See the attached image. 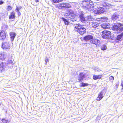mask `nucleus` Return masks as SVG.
<instances>
[{
	"instance_id": "1",
	"label": "nucleus",
	"mask_w": 123,
	"mask_h": 123,
	"mask_svg": "<svg viewBox=\"0 0 123 123\" xmlns=\"http://www.w3.org/2000/svg\"><path fill=\"white\" fill-rule=\"evenodd\" d=\"M80 6L85 10L90 11L94 10V6L93 2L90 0H83L81 2Z\"/></svg>"
},
{
	"instance_id": "2",
	"label": "nucleus",
	"mask_w": 123,
	"mask_h": 123,
	"mask_svg": "<svg viewBox=\"0 0 123 123\" xmlns=\"http://www.w3.org/2000/svg\"><path fill=\"white\" fill-rule=\"evenodd\" d=\"M13 63L12 60H8L6 62H2L0 64V70L1 72L4 71L5 68H12L13 67Z\"/></svg>"
},
{
	"instance_id": "3",
	"label": "nucleus",
	"mask_w": 123,
	"mask_h": 123,
	"mask_svg": "<svg viewBox=\"0 0 123 123\" xmlns=\"http://www.w3.org/2000/svg\"><path fill=\"white\" fill-rule=\"evenodd\" d=\"M75 25L74 31L79 33L80 35H83L86 32V29L83 26L79 23L77 24V22Z\"/></svg>"
},
{
	"instance_id": "4",
	"label": "nucleus",
	"mask_w": 123,
	"mask_h": 123,
	"mask_svg": "<svg viewBox=\"0 0 123 123\" xmlns=\"http://www.w3.org/2000/svg\"><path fill=\"white\" fill-rule=\"evenodd\" d=\"M93 39V36L90 35L85 36L83 37V39L84 40L87 41L90 40L91 43L95 44L96 45H99V44L100 43L99 40L97 39Z\"/></svg>"
},
{
	"instance_id": "5",
	"label": "nucleus",
	"mask_w": 123,
	"mask_h": 123,
	"mask_svg": "<svg viewBox=\"0 0 123 123\" xmlns=\"http://www.w3.org/2000/svg\"><path fill=\"white\" fill-rule=\"evenodd\" d=\"M61 18L63 22L65 25H66L70 24L75 25L78 20V19H76L75 17L74 18H70V19L68 18H65L63 17H62Z\"/></svg>"
},
{
	"instance_id": "6",
	"label": "nucleus",
	"mask_w": 123,
	"mask_h": 123,
	"mask_svg": "<svg viewBox=\"0 0 123 123\" xmlns=\"http://www.w3.org/2000/svg\"><path fill=\"white\" fill-rule=\"evenodd\" d=\"M102 37L104 39H109L113 40L115 38V35L114 33L112 35H111V32L109 31H104L102 32Z\"/></svg>"
},
{
	"instance_id": "7",
	"label": "nucleus",
	"mask_w": 123,
	"mask_h": 123,
	"mask_svg": "<svg viewBox=\"0 0 123 123\" xmlns=\"http://www.w3.org/2000/svg\"><path fill=\"white\" fill-rule=\"evenodd\" d=\"M106 91V90L105 89L102 90L99 93L96 100L98 101L100 100L104 96Z\"/></svg>"
},
{
	"instance_id": "8",
	"label": "nucleus",
	"mask_w": 123,
	"mask_h": 123,
	"mask_svg": "<svg viewBox=\"0 0 123 123\" xmlns=\"http://www.w3.org/2000/svg\"><path fill=\"white\" fill-rule=\"evenodd\" d=\"M79 20L82 23H85L87 21L86 17L84 16V12L81 11L79 14Z\"/></svg>"
},
{
	"instance_id": "9",
	"label": "nucleus",
	"mask_w": 123,
	"mask_h": 123,
	"mask_svg": "<svg viewBox=\"0 0 123 123\" xmlns=\"http://www.w3.org/2000/svg\"><path fill=\"white\" fill-rule=\"evenodd\" d=\"M86 74L83 72H80L78 77L79 82H81L86 78Z\"/></svg>"
},
{
	"instance_id": "10",
	"label": "nucleus",
	"mask_w": 123,
	"mask_h": 123,
	"mask_svg": "<svg viewBox=\"0 0 123 123\" xmlns=\"http://www.w3.org/2000/svg\"><path fill=\"white\" fill-rule=\"evenodd\" d=\"M1 47L3 49L9 50L10 48L9 43L7 42H3L2 43Z\"/></svg>"
},
{
	"instance_id": "11",
	"label": "nucleus",
	"mask_w": 123,
	"mask_h": 123,
	"mask_svg": "<svg viewBox=\"0 0 123 123\" xmlns=\"http://www.w3.org/2000/svg\"><path fill=\"white\" fill-rule=\"evenodd\" d=\"M108 19L107 18L105 17L97 18L96 19L97 21H98L100 24H100V22H107Z\"/></svg>"
},
{
	"instance_id": "12",
	"label": "nucleus",
	"mask_w": 123,
	"mask_h": 123,
	"mask_svg": "<svg viewBox=\"0 0 123 123\" xmlns=\"http://www.w3.org/2000/svg\"><path fill=\"white\" fill-rule=\"evenodd\" d=\"M7 35V33H6L4 31H1L0 32V40H4L6 38Z\"/></svg>"
},
{
	"instance_id": "13",
	"label": "nucleus",
	"mask_w": 123,
	"mask_h": 123,
	"mask_svg": "<svg viewBox=\"0 0 123 123\" xmlns=\"http://www.w3.org/2000/svg\"><path fill=\"white\" fill-rule=\"evenodd\" d=\"M100 24V25L101 26V27L104 29L110 28V26H111L110 24L107 23V22H105L102 24Z\"/></svg>"
},
{
	"instance_id": "14",
	"label": "nucleus",
	"mask_w": 123,
	"mask_h": 123,
	"mask_svg": "<svg viewBox=\"0 0 123 123\" xmlns=\"http://www.w3.org/2000/svg\"><path fill=\"white\" fill-rule=\"evenodd\" d=\"M119 26L115 24H114V25L112 27V30L114 31H116V32H115V34L116 33L117 34L119 33Z\"/></svg>"
},
{
	"instance_id": "15",
	"label": "nucleus",
	"mask_w": 123,
	"mask_h": 123,
	"mask_svg": "<svg viewBox=\"0 0 123 123\" xmlns=\"http://www.w3.org/2000/svg\"><path fill=\"white\" fill-rule=\"evenodd\" d=\"M122 33H121L120 34L117 35V37H116V35H115V38L114 39L116 42L121 41L123 39V36L122 34Z\"/></svg>"
},
{
	"instance_id": "16",
	"label": "nucleus",
	"mask_w": 123,
	"mask_h": 123,
	"mask_svg": "<svg viewBox=\"0 0 123 123\" xmlns=\"http://www.w3.org/2000/svg\"><path fill=\"white\" fill-rule=\"evenodd\" d=\"M16 35V33L14 32H10L9 35L10 36L11 41L12 42H13L14 41Z\"/></svg>"
},
{
	"instance_id": "17",
	"label": "nucleus",
	"mask_w": 123,
	"mask_h": 123,
	"mask_svg": "<svg viewBox=\"0 0 123 123\" xmlns=\"http://www.w3.org/2000/svg\"><path fill=\"white\" fill-rule=\"evenodd\" d=\"M102 77V74H99L98 75H94L93 76V79L94 80H100L101 79Z\"/></svg>"
},
{
	"instance_id": "18",
	"label": "nucleus",
	"mask_w": 123,
	"mask_h": 123,
	"mask_svg": "<svg viewBox=\"0 0 123 123\" xmlns=\"http://www.w3.org/2000/svg\"><path fill=\"white\" fill-rule=\"evenodd\" d=\"M15 12L14 11H13L10 12L9 18L10 19H15Z\"/></svg>"
},
{
	"instance_id": "19",
	"label": "nucleus",
	"mask_w": 123,
	"mask_h": 123,
	"mask_svg": "<svg viewBox=\"0 0 123 123\" xmlns=\"http://www.w3.org/2000/svg\"><path fill=\"white\" fill-rule=\"evenodd\" d=\"M119 15L117 14V12H115L112 15L111 17V19L115 20L119 18Z\"/></svg>"
},
{
	"instance_id": "20",
	"label": "nucleus",
	"mask_w": 123,
	"mask_h": 123,
	"mask_svg": "<svg viewBox=\"0 0 123 123\" xmlns=\"http://www.w3.org/2000/svg\"><path fill=\"white\" fill-rule=\"evenodd\" d=\"M107 9L106 8L103 7H101L99 9V12L100 14L106 13L107 12Z\"/></svg>"
},
{
	"instance_id": "21",
	"label": "nucleus",
	"mask_w": 123,
	"mask_h": 123,
	"mask_svg": "<svg viewBox=\"0 0 123 123\" xmlns=\"http://www.w3.org/2000/svg\"><path fill=\"white\" fill-rule=\"evenodd\" d=\"M66 12L69 17L70 16L72 18H74V12L72 11L68 10Z\"/></svg>"
},
{
	"instance_id": "22",
	"label": "nucleus",
	"mask_w": 123,
	"mask_h": 123,
	"mask_svg": "<svg viewBox=\"0 0 123 123\" xmlns=\"http://www.w3.org/2000/svg\"><path fill=\"white\" fill-rule=\"evenodd\" d=\"M102 5L103 6L105 7H109L112 6L111 4L108 3L105 1L103 2Z\"/></svg>"
},
{
	"instance_id": "23",
	"label": "nucleus",
	"mask_w": 123,
	"mask_h": 123,
	"mask_svg": "<svg viewBox=\"0 0 123 123\" xmlns=\"http://www.w3.org/2000/svg\"><path fill=\"white\" fill-rule=\"evenodd\" d=\"M6 58V55L4 53H0V60L2 61H4Z\"/></svg>"
},
{
	"instance_id": "24",
	"label": "nucleus",
	"mask_w": 123,
	"mask_h": 123,
	"mask_svg": "<svg viewBox=\"0 0 123 123\" xmlns=\"http://www.w3.org/2000/svg\"><path fill=\"white\" fill-rule=\"evenodd\" d=\"M99 23L98 22H93L92 24V26L94 28H96L99 25Z\"/></svg>"
},
{
	"instance_id": "25",
	"label": "nucleus",
	"mask_w": 123,
	"mask_h": 123,
	"mask_svg": "<svg viewBox=\"0 0 123 123\" xmlns=\"http://www.w3.org/2000/svg\"><path fill=\"white\" fill-rule=\"evenodd\" d=\"M2 122L3 123H9L11 121V120L6 119V118H3L1 119Z\"/></svg>"
},
{
	"instance_id": "26",
	"label": "nucleus",
	"mask_w": 123,
	"mask_h": 123,
	"mask_svg": "<svg viewBox=\"0 0 123 123\" xmlns=\"http://www.w3.org/2000/svg\"><path fill=\"white\" fill-rule=\"evenodd\" d=\"M90 84L87 83H84L83 82H81L80 84V87H85L86 86H87Z\"/></svg>"
},
{
	"instance_id": "27",
	"label": "nucleus",
	"mask_w": 123,
	"mask_h": 123,
	"mask_svg": "<svg viewBox=\"0 0 123 123\" xmlns=\"http://www.w3.org/2000/svg\"><path fill=\"white\" fill-rule=\"evenodd\" d=\"M107 48L105 44H103L102 46H101V50L103 51L106 50Z\"/></svg>"
},
{
	"instance_id": "28",
	"label": "nucleus",
	"mask_w": 123,
	"mask_h": 123,
	"mask_svg": "<svg viewBox=\"0 0 123 123\" xmlns=\"http://www.w3.org/2000/svg\"><path fill=\"white\" fill-rule=\"evenodd\" d=\"M66 8H68L72 7L71 4L68 3H65Z\"/></svg>"
},
{
	"instance_id": "29",
	"label": "nucleus",
	"mask_w": 123,
	"mask_h": 123,
	"mask_svg": "<svg viewBox=\"0 0 123 123\" xmlns=\"http://www.w3.org/2000/svg\"><path fill=\"white\" fill-rule=\"evenodd\" d=\"M92 17L91 16L89 15L87 16L86 17V19L87 21L88 20L89 21H90L92 20Z\"/></svg>"
},
{
	"instance_id": "30",
	"label": "nucleus",
	"mask_w": 123,
	"mask_h": 123,
	"mask_svg": "<svg viewBox=\"0 0 123 123\" xmlns=\"http://www.w3.org/2000/svg\"><path fill=\"white\" fill-rule=\"evenodd\" d=\"M63 0H52V2L53 3H56L63 1Z\"/></svg>"
},
{
	"instance_id": "31",
	"label": "nucleus",
	"mask_w": 123,
	"mask_h": 123,
	"mask_svg": "<svg viewBox=\"0 0 123 123\" xmlns=\"http://www.w3.org/2000/svg\"><path fill=\"white\" fill-rule=\"evenodd\" d=\"M7 7L6 10L8 11H10L12 9V7L11 5H8Z\"/></svg>"
},
{
	"instance_id": "32",
	"label": "nucleus",
	"mask_w": 123,
	"mask_h": 123,
	"mask_svg": "<svg viewBox=\"0 0 123 123\" xmlns=\"http://www.w3.org/2000/svg\"><path fill=\"white\" fill-rule=\"evenodd\" d=\"M123 31V25L121 24V26L119 27V33Z\"/></svg>"
},
{
	"instance_id": "33",
	"label": "nucleus",
	"mask_w": 123,
	"mask_h": 123,
	"mask_svg": "<svg viewBox=\"0 0 123 123\" xmlns=\"http://www.w3.org/2000/svg\"><path fill=\"white\" fill-rule=\"evenodd\" d=\"M1 28L2 29L6 30L8 28V26L7 25L4 24L1 27Z\"/></svg>"
},
{
	"instance_id": "34",
	"label": "nucleus",
	"mask_w": 123,
	"mask_h": 123,
	"mask_svg": "<svg viewBox=\"0 0 123 123\" xmlns=\"http://www.w3.org/2000/svg\"><path fill=\"white\" fill-rule=\"evenodd\" d=\"M22 8L21 6H16V7L15 9L16 12H18Z\"/></svg>"
},
{
	"instance_id": "35",
	"label": "nucleus",
	"mask_w": 123,
	"mask_h": 123,
	"mask_svg": "<svg viewBox=\"0 0 123 123\" xmlns=\"http://www.w3.org/2000/svg\"><path fill=\"white\" fill-rule=\"evenodd\" d=\"M109 79L111 82H112L114 79V77L112 76H111L110 77Z\"/></svg>"
},
{
	"instance_id": "36",
	"label": "nucleus",
	"mask_w": 123,
	"mask_h": 123,
	"mask_svg": "<svg viewBox=\"0 0 123 123\" xmlns=\"http://www.w3.org/2000/svg\"><path fill=\"white\" fill-rule=\"evenodd\" d=\"M61 9H66L65 3H62L61 8Z\"/></svg>"
},
{
	"instance_id": "37",
	"label": "nucleus",
	"mask_w": 123,
	"mask_h": 123,
	"mask_svg": "<svg viewBox=\"0 0 123 123\" xmlns=\"http://www.w3.org/2000/svg\"><path fill=\"white\" fill-rule=\"evenodd\" d=\"M64 16L65 17V18H70V17L67 14V12H66V13H65L64 14Z\"/></svg>"
},
{
	"instance_id": "38",
	"label": "nucleus",
	"mask_w": 123,
	"mask_h": 123,
	"mask_svg": "<svg viewBox=\"0 0 123 123\" xmlns=\"http://www.w3.org/2000/svg\"><path fill=\"white\" fill-rule=\"evenodd\" d=\"M119 82L118 81L117 82L114 86L115 89H117V88H118V86L119 85Z\"/></svg>"
},
{
	"instance_id": "39",
	"label": "nucleus",
	"mask_w": 123,
	"mask_h": 123,
	"mask_svg": "<svg viewBox=\"0 0 123 123\" xmlns=\"http://www.w3.org/2000/svg\"><path fill=\"white\" fill-rule=\"evenodd\" d=\"M101 116H98L96 118V121H98L100 120L101 119Z\"/></svg>"
},
{
	"instance_id": "40",
	"label": "nucleus",
	"mask_w": 123,
	"mask_h": 123,
	"mask_svg": "<svg viewBox=\"0 0 123 123\" xmlns=\"http://www.w3.org/2000/svg\"><path fill=\"white\" fill-rule=\"evenodd\" d=\"M61 3H59L56 5V7H57L58 8H61Z\"/></svg>"
},
{
	"instance_id": "41",
	"label": "nucleus",
	"mask_w": 123,
	"mask_h": 123,
	"mask_svg": "<svg viewBox=\"0 0 123 123\" xmlns=\"http://www.w3.org/2000/svg\"><path fill=\"white\" fill-rule=\"evenodd\" d=\"M5 2L3 0H0V5H2Z\"/></svg>"
},
{
	"instance_id": "42",
	"label": "nucleus",
	"mask_w": 123,
	"mask_h": 123,
	"mask_svg": "<svg viewBox=\"0 0 123 123\" xmlns=\"http://www.w3.org/2000/svg\"><path fill=\"white\" fill-rule=\"evenodd\" d=\"M45 62H49V59L48 57H46L45 58Z\"/></svg>"
},
{
	"instance_id": "43",
	"label": "nucleus",
	"mask_w": 123,
	"mask_h": 123,
	"mask_svg": "<svg viewBox=\"0 0 123 123\" xmlns=\"http://www.w3.org/2000/svg\"><path fill=\"white\" fill-rule=\"evenodd\" d=\"M10 2L9 1H8V0H7L6 2V4L7 5H11V4H10Z\"/></svg>"
},
{
	"instance_id": "44",
	"label": "nucleus",
	"mask_w": 123,
	"mask_h": 123,
	"mask_svg": "<svg viewBox=\"0 0 123 123\" xmlns=\"http://www.w3.org/2000/svg\"><path fill=\"white\" fill-rule=\"evenodd\" d=\"M17 12V14L19 17L21 15V12H20L19 11H18V12Z\"/></svg>"
},
{
	"instance_id": "45",
	"label": "nucleus",
	"mask_w": 123,
	"mask_h": 123,
	"mask_svg": "<svg viewBox=\"0 0 123 123\" xmlns=\"http://www.w3.org/2000/svg\"><path fill=\"white\" fill-rule=\"evenodd\" d=\"M94 70L95 71H98L99 70V69L97 67H94Z\"/></svg>"
},
{
	"instance_id": "46",
	"label": "nucleus",
	"mask_w": 123,
	"mask_h": 123,
	"mask_svg": "<svg viewBox=\"0 0 123 123\" xmlns=\"http://www.w3.org/2000/svg\"><path fill=\"white\" fill-rule=\"evenodd\" d=\"M3 110L4 111L6 112V113H7V109H3Z\"/></svg>"
},
{
	"instance_id": "47",
	"label": "nucleus",
	"mask_w": 123,
	"mask_h": 123,
	"mask_svg": "<svg viewBox=\"0 0 123 123\" xmlns=\"http://www.w3.org/2000/svg\"><path fill=\"white\" fill-rule=\"evenodd\" d=\"M121 85L122 86V87H123V80L122 81Z\"/></svg>"
},
{
	"instance_id": "48",
	"label": "nucleus",
	"mask_w": 123,
	"mask_h": 123,
	"mask_svg": "<svg viewBox=\"0 0 123 123\" xmlns=\"http://www.w3.org/2000/svg\"><path fill=\"white\" fill-rule=\"evenodd\" d=\"M35 1L37 3L39 2V0H35Z\"/></svg>"
},
{
	"instance_id": "49",
	"label": "nucleus",
	"mask_w": 123,
	"mask_h": 123,
	"mask_svg": "<svg viewBox=\"0 0 123 123\" xmlns=\"http://www.w3.org/2000/svg\"><path fill=\"white\" fill-rule=\"evenodd\" d=\"M2 104V102L0 103V105Z\"/></svg>"
},
{
	"instance_id": "50",
	"label": "nucleus",
	"mask_w": 123,
	"mask_h": 123,
	"mask_svg": "<svg viewBox=\"0 0 123 123\" xmlns=\"http://www.w3.org/2000/svg\"><path fill=\"white\" fill-rule=\"evenodd\" d=\"M122 90H123V87H122Z\"/></svg>"
},
{
	"instance_id": "51",
	"label": "nucleus",
	"mask_w": 123,
	"mask_h": 123,
	"mask_svg": "<svg viewBox=\"0 0 123 123\" xmlns=\"http://www.w3.org/2000/svg\"><path fill=\"white\" fill-rule=\"evenodd\" d=\"M121 33H122V35H123V32H122Z\"/></svg>"
},
{
	"instance_id": "52",
	"label": "nucleus",
	"mask_w": 123,
	"mask_h": 123,
	"mask_svg": "<svg viewBox=\"0 0 123 123\" xmlns=\"http://www.w3.org/2000/svg\"><path fill=\"white\" fill-rule=\"evenodd\" d=\"M47 62H45V65H47Z\"/></svg>"
},
{
	"instance_id": "53",
	"label": "nucleus",
	"mask_w": 123,
	"mask_h": 123,
	"mask_svg": "<svg viewBox=\"0 0 123 123\" xmlns=\"http://www.w3.org/2000/svg\"><path fill=\"white\" fill-rule=\"evenodd\" d=\"M122 36H123V35H122Z\"/></svg>"
},
{
	"instance_id": "54",
	"label": "nucleus",
	"mask_w": 123,
	"mask_h": 123,
	"mask_svg": "<svg viewBox=\"0 0 123 123\" xmlns=\"http://www.w3.org/2000/svg\"><path fill=\"white\" fill-rule=\"evenodd\" d=\"M7 13V14H8V13Z\"/></svg>"
}]
</instances>
